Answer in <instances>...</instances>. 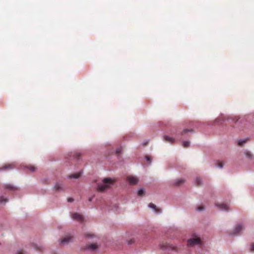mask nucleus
Instances as JSON below:
<instances>
[{
	"mask_svg": "<svg viewBox=\"0 0 254 254\" xmlns=\"http://www.w3.org/2000/svg\"><path fill=\"white\" fill-rule=\"evenodd\" d=\"M28 168L31 172H34L36 169V168L33 166H29Z\"/></svg>",
	"mask_w": 254,
	"mask_h": 254,
	"instance_id": "22",
	"label": "nucleus"
},
{
	"mask_svg": "<svg viewBox=\"0 0 254 254\" xmlns=\"http://www.w3.org/2000/svg\"><path fill=\"white\" fill-rule=\"evenodd\" d=\"M80 174H81L80 173H76V174L70 175L69 176V177L70 178L77 179V178H78L79 177V176H80Z\"/></svg>",
	"mask_w": 254,
	"mask_h": 254,
	"instance_id": "16",
	"label": "nucleus"
},
{
	"mask_svg": "<svg viewBox=\"0 0 254 254\" xmlns=\"http://www.w3.org/2000/svg\"><path fill=\"white\" fill-rule=\"evenodd\" d=\"M251 251L254 252V244H253L251 246Z\"/></svg>",
	"mask_w": 254,
	"mask_h": 254,
	"instance_id": "32",
	"label": "nucleus"
},
{
	"mask_svg": "<svg viewBox=\"0 0 254 254\" xmlns=\"http://www.w3.org/2000/svg\"><path fill=\"white\" fill-rule=\"evenodd\" d=\"M5 188L12 190H16L17 189L16 187L11 184L6 185Z\"/></svg>",
	"mask_w": 254,
	"mask_h": 254,
	"instance_id": "15",
	"label": "nucleus"
},
{
	"mask_svg": "<svg viewBox=\"0 0 254 254\" xmlns=\"http://www.w3.org/2000/svg\"><path fill=\"white\" fill-rule=\"evenodd\" d=\"M192 131V130H191V129H185L183 131L182 134H184L189 131Z\"/></svg>",
	"mask_w": 254,
	"mask_h": 254,
	"instance_id": "27",
	"label": "nucleus"
},
{
	"mask_svg": "<svg viewBox=\"0 0 254 254\" xmlns=\"http://www.w3.org/2000/svg\"><path fill=\"white\" fill-rule=\"evenodd\" d=\"M216 206H217L220 209L222 210L228 211L229 210L228 206L224 203H221V204L216 203Z\"/></svg>",
	"mask_w": 254,
	"mask_h": 254,
	"instance_id": "5",
	"label": "nucleus"
},
{
	"mask_svg": "<svg viewBox=\"0 0 254 254\" xmlns=\"http://www.w3.org/2000/svg\"><path fill=\"white\" fill-rule=\"evenodd\" d=\"M185 182V180L183 179H179L177 180H176L174 183V185L176 186H180L182 184H183Z\"/></svg>",
	"mask_w": 254,
	"mask_h": 254,
	"instance_id": "13",
	"label": "nucleus"
},
{
	"mask_svg": "<svg viewBox=\"0 0 254 254\" xmlns=\"http://www.w3.org/2000/svg\"><path fill=\"white\" fill-rule=\"evenodd\" d=\"M134 240L130 239V240H129L128 241V245H131V244H133L134 243Z\"/></svg>",
	"mask_w": 254,
	"mask_h": 254,
	"instance_id": "31",
	"label": "nucleus"
},
{
	"mask_svg": "<svg viewBox=\"0 0 254 254\" xmlns=\"http://www.w3.org/2000/svg\"><path fill=\"white\" fill-rule=\"evenodd\" d=\"M164 139L166 142H168L170 143H173L174 142V139L173 138L166 135L164 136Z\"/></svg>",
	"mask_w": 254,
	"mask_h": 254,
	"instance_id": "12",
	"label": "nucleus"
},
{
	"mask_svg": "<svg viewBox=\"0 0 254 254\" xmlns=\"http://www.w3.org/2000/svg\"><path fill=\"white\" fill-rule=\"evenodd\" d=\"M183 146L184 147L187 148L190 146V142L189 141H184L183 143Z\"/></svg>",
	"mask_w": 254,
	"mask_h": 254,
	"instance_id": "19",
	"label": "nucleus"
},
{
	"mask_svg": "<svg viewBox=\"0 0 254 254\" xmlns=\"http://www.w3.org/2000/svg\"><path fill=\"white\" fill-rule=\"evenodd\" d=\"M86 236L87 237H93V235H92V234H86Z\"/></svg>",
	"mask_w": 254,
	"mask_h": 254,
	"instance_id": "36",
	"label": "nucleus"
},
{
	"mask_svg": "<svg viewBox=\"0 0 254 254\" xmlns=\"http://www.w3.org/2000/svg\"><path fill=\"white\" fill-rule=\"evenodd\" d=\"M121 151H122V148H118L117 150H116V154H120L121 153Z\"/></svg>",
	"mask_w": 254,
	"mask_h": 254,
	"instance_id": "30",
	"label": "nucleus"
},
{
	"mask_svg": "<svg viewBox=\"0 0 254 254\" xmlns=\"http://www.w3.org/2000/svg\"><path fill=\"white\" fill-rule=\"evenodd\" d=\"M92 199H93V197H90V198H89L88 200H89V201H92Z\"/></svg>",
	"mask_w": 254,
	"mask_h": 254,
	"instance_id": "37",
	"label": "nucleus"
},
{
	"mask_svg": "<svg viewBox=\"0 0 254 254\" xmlns=\"http://www.w3.org/2000/svg\"><path fill=\"white\" fill-rule=\"evenodd\" d=\"M195 182L196 186H200L201 184V179L199 177H197L195 179Z\"/></svg>",
	"mask_w": 254,
	"mask_h": 254,
	"instance_id": "17",
	"label": "nucleus"
},
{
	"mask_svg": "<svg viewBox=\"0 0 254 254\" xmlns=\"http://www.w3.org/2000/svg\"><path fill=\"white\" fill-rule=\"evenodd\" d=\"M35 249L39 251H41L43 249V247L42 246H35Z\"/></svg>",
	"mask_w": 254,
	"mask_h": 254,
	"instance_id": "26",
	"label": "nucleus"
},
{
	"mask_svg": "<svg viewBox=\"0 0 254 254\" xmlns=\"http://www.w3.org/2000/svg\"><path fill=\"white\" fill-rule=\"evenodd\" d=\"M71 238L72 237L70 236H66L61 240V243L63 244H66L71 240Z\"/></svg>",
	"mask_w": 254,
	"mask_h": 254,
	"instance_id": "8",
	"label": "nucleus"
},
{
	"mask_svg": "<svg viewBox=\"0 0 254 254\" xmlns=\"http://www.w3.org/2000/svg\"><path fill=\"white\" fill-rule=\"evenodd\" d=\"M246 156L249 158H252L253 155L250 152H246Z\"/></svg>",
	"mask_w": 254,
	"mask_h": 254,
	"instance_id": "23",
	"label": "nucleus"
},
{
	"mask_svg": "<svg viewBox=\"0 0 254 254\" xmlns=\"http://www.w3.org/2000/svg\"><path fill=\"white\" fill-rule=\"evenodd\" d=\"M149 207L153 209L156 213H160L161 212L160 210L157 208L156 206L153 203H150L149 204Z\"/></svg>",
	"mask_w": 254,
	"mask_h": 254,
	"instance_id": "10",
	"label": "nucleus"
},
{
	"mask_svg": "<svg viewBox=\"0 0 254 254\" xmlns=\"http://www.w3.org/2000/svg\"><path fill=\"white\" fill-rule=\"evenodd\" d=\"M160 248H161V249H162L163 250L166 249L168 248L173 249V248L171 246H170L168 244H167V243H163V244H161Z\"/></svg>",
	"mask_w": 254,
	"mask_h": 254,
	"instance_id": "9",
	"label": "nucleus"
},
{
	"mask_svg": "<svg viewBox=\"0 0 254 254\" xmlns=\"http://www.w3.org/2000/svg\"><path fill=\"white\" fill-rule=\"evenodd\" d=\"M204 209V207L202 205L199 206L197 208V210H198V211H202V210H203Z\"/></svg>",
	"mask_w": 254,
	"mask_h": 254,
	"instance_id": "25",
	"label": "nucleus"
},
{
	"mask_svg": "<svg viewBox=\"0 0 254 254\" xmlns=\"http://www.w3.org/2000/svg\"><path fill=\"white\" fill-rule=\"evenodd\" d=\"M146 159L147 160V161L149 162H151V159H150V158L149 156H146Z\"/></svg>",
	"mask_w": 254,
	"mask_h": 254,
	"instance_id": "34",
	"label": "nucleus"
},
{
	"mask_svg": "<svg viewBox=\"0 0 254 254\" xmlns=\"http://www.w3.org/2000/svg\"><path fill=\"white\" fill-rule=\"evenodd\" d=\"M243 228L241 225H237L235 230L234 232L232 234L233 235H237L240 234V232L243 230Z\"/></svg>",
	"mask_w": 254,
	"mask_h": 254,
	"instance_id": "6",
	"label": "nucleus"
},
{
	"mask_svg": "<svg viewBox=\"0 0 254 254\" xmlns=\"http://www.w3.org/2000/svg\"><path fill=\"white\" fill-rule=\"evenodd\" d=\"M74 155L76 158H79L80 156V154L79 153H76Z\"/></svg>",
	"mask_w": 254,
	"mask_h": 254,
	"instance_id": "33",
	"label": "nucleus"
},
{
	"mask_svg": "<svg viewBox=\"0 0 254 254\" xmlns=\"http://www.w3.org/2000/svg\"><path fill=\"white\" fill-rule=\"evenodd\" d=\"M144 194V191L142 189H140L138 191L137 194L139 196H142Z\"/></svg>",
	"mask_w": 254,
	"mask_h": 254,
	"instance_id": "20",
	"label": "nucleus"
},
{
	"mask_svg": "<svg viewBox=\"0 0 254 254\" xmlns=\"http://www.w3.org/2000/svg\"><path fill=\"white\" fill-rule=\"evenodd\" d=\"M217 166H218V167H219V168H222V167H223V163H222V162H218Z\"/></svg>",
	"mask_w": 254,
	"mask_h": 254,
	"instance_id": "28",
	"label": "nucleus"
},
{
	"mask_svg": "<svg viewBox=\"0 0 254 254\" xmlns=\"http://www.w3.org/2000/svg\"><path fill=\"white\" fill-rule=\"evenodd\" d=\"M98 248L97 246L95 244H92L87 246V249H89L91 251H94Z\"/></svg>",
	"mask_w": 254,
	"mask_h": 254,
	"instance_id": "11",
	"label": "nucleus"
},
{
	"mask_svg": "<svg viewBox=\"0 0 254 254\" xmlns=\"http://www.w3.org/2000/svg\"><path fill=\"white\" fill-rule=\"evenodd\" d=\"M71 218L75 220H77L78 221L82 222L83 220V216L77 213H74L71 215Z\"/></svg>",
	"mask_w": 254,
	"mask_h": 254,
	"instance_id": "3",
	"label": "nucleus"
},
{
	"mask_svg": "<svg viewBox=\"0 0 254 254\" xmlns=\"http://www.w3.org/2000/svg\"><path fill=\"white\" fill-rule=\"evenodd\" d=\"M8 201L7 198H4L3 196H0V202H6Z\"/></svg>",
	"mask_w": 254,
	"mask_h": 254,
	"instance_id": "21",
	"label": "nucleus"
},
{
	"mask_svg": "<svg viewBox=\"0 0 254 254\" xmlns=\"http://www.w3.org/2000/svg\"><path fill=\"white\" fill-rule=\"evenodd\" d=\"M114 183V181L110 178H105L103 180L102 183L98 185L97 190L103 192L109 189Z\"/></svg>",
	"mask_w": 254,
	"mask_h": 254,
	"instance_id": "1",
	"label": "nucleus"
},
{
	"mask_svg": "<svg viewBox=\"0 0 254 254\" xmlns=\"http://www.w3.org/2000/svg\"><path fill=\"white\" fill-rule=\"evenodd\" d=\"M67 201L68 202H72L73 201V199L72 198H68L67 199Z\"/></svg>",
	"mask_w": 254,
	"mask_h": 254,
	"instance_id": "35",
	"label": "nucleus"
},
{
	"mask_svg": "<svg viewBox=\"0 0 254 254\" xmlns=\"http://www.w3.org/2000/svg\"><path fill=\"white\" fill-rule=\"evenodd\" d=\"M146 144H147V143H144V145H146Z\"/></svg>",
	"mask_w": 254,
	"mask_h": 254,
	"instance_id": "38",
	"label": "nucleus"
},
{
	"mask_svg": "<svg viewBox=\"0 0 254 254\" xmlns=\"http://www.w3.org/2000/svg\"><path fill=\"white\" fill-rule=\"evenodd\" d=\"M127 180L129 183V184H130L131 185H135L138 182V179L133 176L127 177Z\"/></svg>",
	"mask_w": 254,
	"mask_h": 254,
	"instance_id": "4",
	"label": "nucleus"
},
{
	"mask_svg": "<svg viewBox=\"0 0 254 254\" xmlns=\"http://www.w3.org/2000/svg\"><path fill=\"white\" fill-rule=\"evenodd\" d=\"M229 119L231 120L232 122L235 123L239 120V118L238 117L235 116L230 117Z\"/></svg>",
	"mask_w": 254,
	"mask_h": 254,
	"instance_id": "18",
	"label": "nucleus"
},
{
	"mask_svg": "<svg viewBox=\"0 0 254 254\" xmlns=\"http://www.w3.org/2000/svg\"><path fill=\"white\" fill-rule=\"evenodd\" d=\"M54 188L56 190H58V191H60V190H63L62 185L60 183H57L55 185Z\"/></svg>",
	"mask_w": 254,
	"mask_h": 254,
	"instance_id": "14",
	"label": "nucleus"
},
{
	"mask_svg": "<svg viewBox=\"0 0 254 254\" xmlns=\"http://www.w3.org/2000/svg\"><path fill=\"white\" fill-rule=\"evenodd\" d=\"M24 251L22 250H20L18 251L16 253V254H24Z\"/></svg>",
	"mask_w": 254,
	"mask_h": 254,
	"instance_id": "29",
	"label": "nucleus"
},
{
	"mask_svg": "<svg viewBox=\"0 0 254 254\" xmlns=\"http://www.w3.org/2000/svg\"><path fill=\"white\" fill-rule=\"evenodd\" d=\"M15 167L14 163L6 164L3 166L2 169H12Z\"/></svg>",
	"mask_w": 254,
	"mask_h": 254,
	"instance_id": "7",
	"label": "nucleus"
},
{
	"mask_svg": "<svg viewBox=\"0 0 254 254\" xmlns=\"http://www.w3.org/2000/svg\"><path fill=\"white\" fill-rule=\"evenodd\" d=\"M200 242V239L198 238L190 239L188 241V245L192 246L195 245L199 244Z\"/></svg>",
	"mask_w": 254,
	"mask_h": 254,
	"instance_id": "2",
	"label": "nucleus"
},
{
	"mask_svg": "<svg viewBox=\"0 0 254 254\" xmlns=\"http://www.w3.org/2000/svg\"><path fill=\"white\" fill-rule=\"evenodd\" d=\"M246 141H247L246 140L239 141L238 142V145L240 146L243 145L244 143H245L246 142Z\"/></svg>",
	"mask_w": 254,
	"mask_h": 254,
	"instance_id": "24",
	"label": "nucleus"
}]
</instances>
